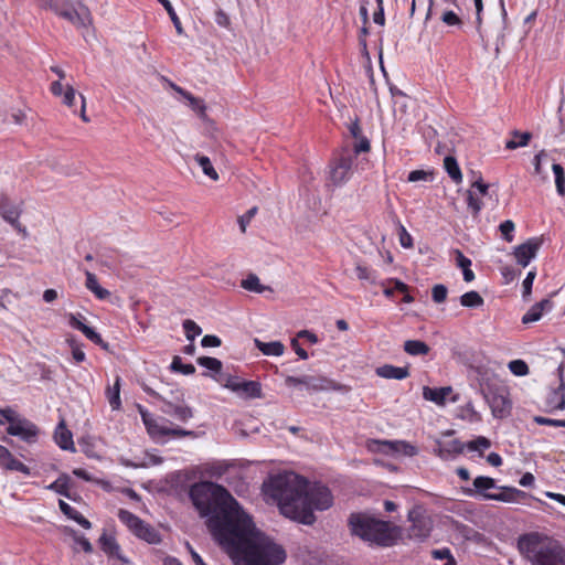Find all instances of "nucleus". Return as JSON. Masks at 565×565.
I'll return each mask as SVG.
<instances>
[{
    "instance_id": "nucleus-1",
    "label": "nucleus",
    "mask_w": 565,
    "mask_h": 565,
    "mask_svg": "<svg viewBox=\"0 0 565 565\" xmlns=\"http://www.w3.org/2000/svg\"><path fill=\"white\" fill-rule=\"evenodd\" d=\"M265 487L266 493L277 501L285 516L306 525L315 523V510H327L333 502L327 486L309 483L295 472L274 476Z\"/></svg>"
},
{
    "instance_id": "nucleus-2",
    "label": "nucleus",
    "mask_w": 565,
    "mask_h": 565,
    "mask_svg": "<svg viewBox=\"0 0 565 565\" xmlns=\"http://www.w3.org/2000/svg\"><path fill=\"white\" fill-rule=\"evenodd\" d=\"M217 543L241 565H281L285 548L258 531L247 513Z\"/></svg>"
},
{
    "instance_id": "nucleus-3",
    "label": "nucleus",
    "mask_w": 565,
    "mask_h": 565,
    "mask_svg": "<svg viewBox=\"0 0 565 565\" xmlns=\"http://www.w3.org/2000/svg\"><path fill=\"white\" fill-rule=\"evenodd\" d=\"M189 497L200 515L207 518V529L217 543L246 513L226 488L212 481L192 484Z\"/></svg>"
},
{
    "instance_id": "nucleus-4",
    "label": "nucleus",
    "mask_w": 565,
    "mask_h": 565,
    "mask_svg": "<svg viewBox=\"0 0 565 565\" xmlns=\"http://www.w3.org/2000/svg\"><path fill=\"white\" fill-rule=\"evenodd\" d=\"M516 547L531 565H565V548L562 544L539 532L520 535Z\"/></svg>"
},
{
    "instance_id": "nucleus-5",
    "label": "nucleus",
    "mask_w": 565,
    "mask_h": 565,
    "mask_svg": "<svg viewBox=\"0 0 565 565\" xmlns=\"http://www.w3.org/2000/svg\"><path fill=\"white\" fill-rule=\"evenodd\" d=\"M352 534L380 546H392L401 535L398 526L365 513H353L349 519Z\"/></svg>"
},
{
    "instance_id": "nucleus-6",
    "label": "nucleus",
    "mask_w": 565,
    "mask_h": 565,
    "mask_svg": "<svg viewBox=\"0 0 565 565\" xmlns=\"http://www.w3.org/2000/svg\"><path fill=\"white\" fill-rule=\"evenodd\" d=\"M44 8L54 11L61 18L67 20L76 26H85L89 19V12L86 8L76 10L70 0H38Z\"/></svg>"
},
{
    "instance_id": "nucleus-7",
    "label": "nucleus",
    "mask_w": 565,
    "mask_h": 565,
    "mask_svg": "<svg viewBox=\"0 0 565 565\" xmlns=\"http://www.w3.org/2000/svg\"><path fill=\"white\" fill-rule=\"evenodd\" d=\"M482 394L494 418L503 419L510 416L512 403L509 398V393L507 388H482Z\"/></svg>"
},
{
    "instance_id": "nucleus-8",
    "label": "nucleus",
    "mask_w": 565,
    "mask_h": 565,
    "mask_svg": "<svg viewBox=\"0 0 565 565\" xmlns=\"http://www.w3.org/2000/svg\"><path fill=\"white\" fill-rule=\"evenodd\" d=\"M285 384L289 387L305 388L308 392H320L338 388L337 384L332 380L321 375H302L299 377L288 375L285 379Z\"/></svg>"
},
{
    "instance_id": "nucleus-9",
    "label": "nucleus",
    "mask_w": 565,
    "mask_h": 565,
    "mask_svg": "<svg viewBox=\"0 0 565 565\" xmlns=\"http://www.w3.org/2000/svg\"><path fill=\"white\" fill-rule=\"evenodd\" d=\"M141 387L145 393L163 403L161 411L164 414L174 417L175 419L182 423H186L189 419L193 417V411L188 405L173 403L172 401L167 399L164 396H162L160 393L156 392L145 383L141 385Z\"/></svg>"
},
{
    "instance_id": "nucleus-10",
    "label": "nucleus",
    "mask_w": 565,
    "mask_h": 565,
    "mask_svg": "<svg viewBox=\"0 0 565 565\" xmlns=\"http://www.w3.org/2000/svg\"><path fill=\"white\" fill-rule=\"evenodd\" d=\"M411 526L408 527V536L418 541L427 539L431 532V521L419 509H412L408 513Z\"/></svg>"
},
{
    "instance_id": "nucleus-11",
    "label": "nucleus",
    "mask_w": 565,
    "mask_h": 565,
    "mask_svg": "<svg viewBox=\"0 0 565 565\" xmlns=\"http://www.w3.org/2000/svg\"><path fill=\"white\" fill-rule=\"evenodd\" d=\"M543 245V237H531L523 244L514 247L513 256L519 265L526 267Z\"/></svg>"
},
{
    "instance_id": "nucleus-12",
    "label": "nucleus",
    "mask_w": 565,
    "mask_h": 565,
    "mask_svg": "<svg viewBox=\"0 0 565 565\" xmlns=\"http://www.w3.org/2000/svg\"><path fill=\"white\" fill-rule=\"evenodd\" d=\"M7 433L11 436L20 437L28 444H33L38 439L39 428L31 420L19 417L7 427Z\"/></svg>"
},
{
    "instance_id": "nucleus-13",
    "label": "nucleus",
    "mask_w": 565,
    "mask_h": 565,
    "mask_svg": "<svg viewBox=\"0 0 565 565\" xmlns=\"http://www.w3.org/2000/svg\"><path fill=\"white\" fill-rule=\"evenodd\" d=\"M22 209L21 204L12 202L7 195H0V214L4 221L10 223L15 230L26 235V230L19 222Z\"/></svg>"
},
{
    "instance_id": "nucleus-14",
    "label": "nucleus",
    "mask_w": 565,
    "mask_h": 565,
    "mask_svg": "<svg viewBox=\"0 0 565 565\" xmlns=\"http://www.w3.org/2000/svg\"><path fill=\"white\" fill-rule=\"evenodd\" d=\"M353 158L350 154H342L330 171V179L334 185H342L351 175Z\"/></svg>"
},
{
    "instance_id": "nucleus-15",
    "label": "nucleus",
    "mask_w": 565,
    "mask_h": 565,
    "mask_svg": "<svg viewBox=\"0 0 565 565\" xmlns=\"http://www.w3.org/2000/svg\"><path fill=\"white\" fill-rule=\"evenodd\" d=\"M99 544L102 551L109 557V558H116L119 561L122 565L128 564L129 561L126 556L122 555L120 551V546L117 543L116 539L111 535L103 534L99 537Z\"/></svg>"
},
{
    "instance_id": "nucleus-16",
    "label": "nucleus",
    "mask_w": 565,
    "mask_h": 565,
    "mask_svg": "<svg viewBox=\"0 0 565 565\" xmlns=\"http://www.w3.org/2000/svg\"><path fill=\"white\" fill-rule=\"evenodd\" d=\"M0 467L10 471H19L25 476L31 473L30 468L15 459L8 448L0 445Z\"/></svg>"
},
{
    "instance_id": "nucleus-17",
    "label": "nucleus",
    "mask_w": 565,
    "mask_h": 565,
    "mask_svg": "<svg viewBox=\"0 0 565 565\" xmlns=\"http://www.w3.org/2000/svg\"><path fill=\"white\" fill-rule=\"evenodd\" d=\"M553 309V301L545 298L534 303L527 312L522 317V323L527 324L539 321L544 311H551Z\"/></svg>"
},
{
    "instance_id": "nucleus-18",
    "label": "nucleus",
    "mask_w": 565,
    "mask_h": 565,
    "mask_svg": "<svg viewBox=\"0 0 565 565\" xmlns=\"http://www.w3.org/2000/svg\"><path fill=\"white\" fill-rule=\"evenodd\" d=\"M54 439L63 450L75 451L73 435L71 430L66 428L64 420H61L56 426L54 431Z\"/></svg>"
},
{
    "instance_id": "nucleus-19",
    "label": "nucleus",
    "mask_w": 565,
    "mask_h": 565,
    "mask_svg": "<svg viewBox=\"0 0 565 565\" xmlns=\"http://www.w3.org/2000/svg\"><path fill=\"white\" fill-rule=\"evenodd\" d=\"M526 493L522 490L511 487H503L500 493L484 494V499L494 500L501 502H516L520 499H524Z\"/></svg>"
},
{
    "instance_id": "nucleus-20",
    "label": "nucleus",
    "mask_w": 565,
    "mask_h": 565,
    "mask_svg": "<svg viewBox=\"0 0 565 565\" xmlns=\"http://www.w3.org/2000/svg\"><path fill=\"white\" fill-rule=\"evenodd\" d=\"M465 447L466 445L462 444L459 439H452L450 441L439 444L436 452L441 459L448 460L454 458L456 455L461 454Z\"/></svg>"
},
{
    "instance_id": "nucleus-21",
    "label": "nucleus",
    "mask_w": 565,
    "mask_h": 565,
    "mask_svg": "<svg viewBox=\"0 0 565 565\" xmlns=\"http://www.w3.org/2000/svg\"><path fill=\"white\" fill-rule=\"evenodd\" d=\"M558 374L561 379L559 386L556 390H553L550 398L547 399L548 406L553 407L554 409H564L565 408V382L563 379V365H559Z\"/></svg>"
},
{
    "instance_id": "nucleus-22",
    "label": "nucleus",
    "mask_w": 565,
    "mask_h": 565,
    "mask_svg": "<svg viewBox=\"0 0 565 565\" xmlns=\"http://www.w3.org/2000/svg\"><path fill=\"white\" fill-rule=\"evenodd\" d=\"M450 386H444V387H429L424 386L423 387V397L426 401L434 402L437 405H444L446 402L447 396L451 393Z\"/></svg>"
},
{
    "instance_id": "nucleus-23",
    "label": "nucleus",
    "mask_w": 565,
    "mask_h": 565,
    "mask_svg": "<svg viewBox=\"0 0 565 565\" xmlns=\"http://www.w3.org/2000/svg\"><path fill=\"white\" fill-rule=\"evenodd\" d=\"M376 374L383 379L404 380L409 375L407 367L385 364L376 369Z\"/></svg>"
},
{
    "instance_id": "nucleus-24",
    "label": "nucleus",
    "mask_w": 565,
    "mask_h": 565,
    "mask_svg": "<svg viewBox=\"0 0 565 565\" xmlns=\"http://www.w3.org/2000/svg\"><path fill=\"white\" fill-rule=\"evenodd\" d=\"M118 519L122 522L135 535L139 532V529L142 527L145 521H142L139 516L131 513L128 510L120 509L118 511Z\"/></svg>"
},
{
    "instance_id": "nucleus-25",
    "label": "nucleus",
    "mask_w": 565,
    "mask_h": 565,
    "mask_svg": "<svg viewBox=\"0 0 565 565\" xmlns=\"http://www.w3.org/2000/svg\"><path fill=\"white\" fill-rule=\"evenodd\" d=\"M58 507L63 514H65L68 519L75 521L82 527L88 530L92 527V523L83 516L77 510L72 508L68 503L63 500H58Z\"/></svg>"
},
{
    "instance_id": "nucleus-26",
    "label": "nucleus",
    "mask_w": 565,
    "mask_h": 565,
    "mask_svg": "<svg viewBox=\"0 0 565 565\" xmlns=\"http://www.w3.org/2000/svg\"><path fill=\"white\" fill-rule=\"evenodd\" d=\"M85 276H86L85 286L89 291H92L96 296V298H98L100 300H105L110 296V292L107 289L103 288L98 284V280H97V277L95 274L86 270Z\"/></svg>"
},
{
    "instance_id": "nucleus-27",
    "label": "nucleus",
    "mask_w": 565,
    "mask_h": 565,
    "mask_svg": "<svg viewBox=\"0 0 565 565\" xmlns=\"http://www.w3.org/2000/svg\"><path fill=\"white\" fill-rule=\"evenodd\" d=\"M255 347L265 355L280 356L285 351V345L280 341L263 342L255 339Z\"/></svg>"
},
{
    "instance_id": "nucleus-28",
    "label": "nucleus",
    "mask_w": 565,
    "mask_h": 565,
    "mask_svg": "<svg viewBox=\"0 0 565 565\" xmlns=\"http://www.w3.org/2000/svg\"><path fill=\"white\" fill-rule=\"evenodd\" d=\"M120 386H121V377L116 376L114 385L108 386L106 388V397H107L108 403L113 411H118L121 407Z\"/></svg>"
},
{
    "instance_id": "nucleus-29",
    "label": "nucleus",
    "mask_w": 565,
    "mask_h": 565,
    "mask_svg": "<svg viewBox=\"0 0 565 565\" xmlns=\"http://www.w3.org/2000/svg\"><path fill=\"white\" fill-rule=\"evenodd\" d=\"M71 478L66 473H62L54 482L49 484L46 489L52 490L67 499H72L70 493Z\"/></svg>"
},
{
    "instance_id": "nucleus-30",
    "label": "nucleus",
    "mask_w": 565,
    "mask_h": 565,
    "mask_svg": "<svg viewBox=\"0 0 565 565\" xmlns=\"http://www.w3.org/2000/svg\"><path fill=\"white\" fill-rule=\"evenodd\" d=\"M241 287L256 294L271 290L269 286L262 285L258 276L255 274H248L247 277L241 281Z\"/></svg>"
},
{
    "instance_id": "nucleus-31",
    "label": "nucleus",
    "mask_w": 565,
    "mask_h": 565,
    "mask_svg": "<svg viewBox=\"0 0 565 565\" xmlns=\"http://www.w3.org/2000/svg\"><path fill=\"white\" fill-rule=\"evenodd\" d=\"M404 351L413 356L426 355L430 348L420 340H407L404 342Z\"/></svg>"
},
{
    "instance_id": "nucleus-32",
    "label": "nucleus",
    "mask_w": 565,
    "mask_h": 565,
    "mask_svg": "<svg viewBox=\"0 0 565 565\" xmlns=\"http://www.w3.org/2000/svg\"><path fill=\"white\" fill-rule=\"evenodd\" d=\"M137 537L148 542L149 544H158L161 542L160 533L150 524L146 523L139 529Z\"/></svg>"
},
{
    "instance_id": "nucleus-33",
    "label": "nucleus",
    "mask_w": 565,
    "mask_h": 565,
    "mask_svg": "<svg viewBox=\"0 0 565 565\" xmlns=\"http://www.w3.org/2000/svg\"><path fill=\"white\" fill-rule=\"evenodd\" d=\"M444 167L448 175L452 179L455 183H460L462 181L461 170L459 168L457 160L454 157L447 156L444 159Z\"/></svg>"
},
{
    "instance_id": "nucleus-34",
    "label": "nucleus",
    "mask_w": 565,
    "mask_h": 565,
    "mask_svg": "<svg viewBox=\"0 0 565 565\" xmlns=\"http://www.w3.org/2000/svg\"><path fill=\"white\" fill-rule=\"evenodd\" d=\"M239 392L244 393L249 398H260L262 385L257 381H242Z\"/></svg>"
},
{
    "instance_id": "nucleus-35",
    "label": "nucleus",
    "mask_w": 565,
    "mask_h": 565,
    "mask_svg": "<svg viewBox=\"0 0 565 565\" xmlns=\"http://www.w3.org/2000/svg\"><path fill=\"white\" fill-rule=\"evenodd\" d=\"M194 160L202 168V171L205 175H207L213 181L218 180V174H217L216 170L214 169L209 157L203 156V154H195Z\"/></svg>"
},
{
    "instance_id": "nucleus-36",
    "label": "nucleus",
    "mask_w": 565,
    "mask_h": 565,
    "mask_svg": "<svg viewBox=\"0 0 565 565\" xmlns=\"http://www.w3.org/2000/svg\"><path fill=\"white\" fill-rule=\"evenodd\" d=\"M460 303L467 308H478L484 303L478 291L471 290L460 296Z\"/></svg>"
},
{
    "instance_id": "nucleus-37",
    "label": "nucleus",
    "mask_w": 565,
    "mask_h": 565,
    "mask_svg": "<svg viewBox=\"0 0 565 565\" xmlns=\"http://www.w3.org/2000/svg\"><path fill=\"white\" fill-rule=\"evenodd\" d=\"M512 136V139L505 142V148L510 150L525 147L532 137L530 132H519L518 130H514Z\"/></svg>"
},
{
    "instance_id": "nucleus-38",
    "label": "nucleus",
    "mask_w": 565,
    "mask_h": 565,
    "mask_svg": "<svg viewBox=\"0 0 565 565\" xmlns=\"http://www.w3.org/2000/svg\"><path fill=\"white\" fill-rule=\"evenodd\" d=\"M466 194L468 210L472 213L473 217H477L483 206L481 195L477 194L473 190H467Z\"/></svg>"
},
{
    "instance_id": "nucleus-39",
    "label": "nucleus",
    "mask_w": 565,
    "mask_h": 565,
    "mask_svg": "<svg viewBox=\"0 0 565 565\" xmlns=\"http://www.w3.org/2000/svg\"><path fill=\"white\" fill-rule=\"evenodd\" d=\"M180 95H182L186 100H189L190 107L199 114L201 118L205 117L206 106L203 100L194 97L191 93L180 89Z\"/></svg>"
},
{
    "instance_id": "nucleus-40",
    "label": "nucleus",
    "mask_w": 565,
    "mask_h": 565,
    "mask_svg": "<svg viewBox=\"0 0 565 565\" xmlns=\"http://www.w3.org/2000/svg\"><path fill=\"white\" fill-rule=\"evenodd\" d=\"M552 170L555 175L556 191L561 196L565 195V170L559 163H553Z\"/></svg>"
},
{
    "instance_id": "nucleus-41",
    "label": "nucleus",
    "mask_w": 565,
    "mask_h": 565,
    "mask_svg": "<svg viewBox=\"0 0 565 565\" xmlns=\"http://www.w3.org/2000/svg\"><path fill=\"white\" fill-rule=\"evenodd\" d=\"M159 435L160 436H172V437H196V433L193 431V430H186V429H183V428H180V427H168V426H164L162 428L159 429Z\"/></svg>"
},
{
    "instance_id": "nucleus-42",
    "label": "nucleus",
    "mask_w": 565,
    "mask_h": 565,
    "mask_svg": "<svg viewBox=\"0 0 565 565\" xmlns=\"http://www.w3.org/2000/svg\"><path fill=\"white\" fill-rule=\"evenodd\" d=\"M473 486L477 492H479L484 498V494H487L484 491L494 488L495 481L490 477L479 476L473 480Z\"/></svg>"
},
{
    "instance_id": "nucleus-43",
    "label": "nucleus",
    "mask_w": 565,
    "mask_h": 565,
    "mask_svg": "<svg viewBox=\"0 0 565 565\" xmlns=\"http://www.w3.org/2000/svg\"><path fill=\"white\" fill-rule=\"evenodd\" d=\"M66 343L70 345L72 350V356L76 363H82L85 361L86 355L83 351L82 347L83 344H79L75 338L70 337L66 339Z\"/></svg>"
},
{
    "instance_id": "nucleus-44",
    "label": "nucleus",
    "mask_w": 565,
    "mask_h": 565,
    "mask_svg": "<svg viewBox=\"0 0 565 565\" xmlns=\"http://www.w3.org/2000/svg\"><path fill=\"white\" fill-rule=\"evenodd\" d=\"M162 6L163 8L166 9V13L169 14L174 28H175V31L178 34H182L183 33V28H182V24H181V21L179 19V17L177 15L171 2L169 0H158Z\"/></svg>"
},
{
    "instance_id": "nucleus-45",
    "label": "nucleus",
    "mask_w": 565,
    "mask_h": 565,
    "mask_svg": "<svg viewBox=\"0 0 565 565\" xmlns=\"http://www.w3.org/2000/svg\"><path fill=\"white\" fill-rule=\"evenodd\" d=\"M198 364L213 371L215 373H220L222 371L223 364L222 362L216 358L211 356H201L196 360Z\"/></svg>"
},
{
    "instance_id": "nucleus-46",
    "label": "nucleus",
    "mask_w": 565,
    "mask_h": 565,
    "mask_svg": "<svg viewBox=\"0 0 565 565\" xmlns=\"http://www.w3.org/2000/svg\"><path fill=\"white\" fill-rule=\"evenodd\" d=\"M64 532L72 535L74 537V541L81 545V547L84 550L85 553H92L93 552V545L92 543L83 535H78L77 532L72 527H64Z\"/></svg>"
},
{
    "instance_id": "nucleus-47",
    "label": "nucleus",
    "mask_w": 565,
    "mask_h": 565,
    "mask_svg": "<svg viewBox=\"0 0 565 565\" xmlns=\"http://www.w3.org/2000/svg\"><path fill=\"white\" fill-rule=\"evenodd\" d=\"M170 367L173 372H179L184 375H191L195 372L193 364H183L181 358L178 355L173 358Z\"/></svg>"
},
{
    "instance_id": "nucleus-48",
    "label": "nucleus",
    "mask_w": 565,
    "mask_h": 565,
    "mask_svg": "<svg viewBox=\"0 0 565 565\" xmlns=\"http://www.w3.org/2000/svg\"><path fill=\"white\" fill-rule=\"evenodd\" d=\"M466 447L471 451H480L482 455V450L490 448L491 443L487 437L479 436L476 439L469 441Z\"/></svg>"
},
{
    "instance_id": "nucleus-49",
    "label": "nucleus",
    "mask_w": 565,
    "mask_h": 565,
    "mask_svg": "<svg viewBox=\"0 0 565 565\" xmlns=\"http://www.w3.org/2000/svg\"><path fill=\"white\" fill-rule=\"evenodd\" d=\"M384 444L386 446H388L390 448H394L397 451L402 450L404 452V455L409 456V457L415 456L417 454V448L415 446L404 443V441H396V443L386 441Z\"/></svg>"
},
{
    "instance_id": "nucleus-50",
    "label": "nucleus",
    "mask_w": 565,
    "mask_h": 565,
    "mask_svg": "<svg viewBox=\"0 0 565 565\" xmlns=\"http://www.w3.org/2000/svg\"><path fill=\"white\" fill-rule=\"evenodd\" d=\"M183 329L186 339L190 341H194L195 337L200 335L202 332V329L193 320L190 319L183 321Z\"/></svg>"
},
{
    "instance_id": "nucleus-51",
    "label": "nucleus",
    "mask_w": 565,
    "mask_h": 565,
    "mask_svg": "<svg viewBox=\"0 0 565 565\" xmlns=\"http://www.w3.org/2000/svg\"><path fill=\"white\" fill-rule=\"evenodd\" d=\"M509 370L516 376L527 375L530 369L523 360H513L509 363Z\"/></svg>"
},
{
    "instance_id": "nucleus-52",
    "label": "nucleus",
    "mask_w": 565,
    "mask_h": 565,
    "mask_svg": "<svg viewBox=\"0 0 565 565\" xmlns=\"http://www.w3.org/2000/svg\"><path fill=\"white\" fill-rule=\"evenodd\" d=\"M355 273H356V277L360 280H367L371 284H376V275H375L374 270H371L370 268L359 264L355 267Z\"/></svg>"
},
{
    "instance_id": "nucleus-53",
    "label": "nucleus",
    "mask_w": 565,
    "mask_h": 565,
    "mask_svg": "<svg viewBox=\"0 0 565 565\" xmlns=\"http://www.w3.org/2000/svg\"><path fill=\"white\" fill-rule=\"evenodd\" d=\"M431 556L435 559H446L447 562L445 565H456V561H455L454 556L451 555V552L448 547L433 550Z\"/></svg>"
},
{
    "instance_id": "nucleus-54",
    "label": "nucleus",
    "mask_w": 565,
    "mask_h": 565,
    "mask_svg": "<svg viewBox=\"0 0 565 565\" xmlns=\"http://www.w3.org/2000/svg\"><path fill=\"white\" fill-rule=\"evenodd\" d=\"M448 289L443 284H437L431 289V298L436 303H443L446 301Z\"/></svg>"
},
{
    "instance_id": "nucleus-55",
    "label": "nucleus",
    "mask_w": 565,
    "mask_h": 565,
    "mask_svg": "<svg viewBox=\"0 0 565 565\" xmlns=\"http://www.w3.org/2000/svg\"><path fill=\"white\" fill-rule=\"evenodd\" d=\"M499 230L502 234L503 239H505L509 243L513 241V232L515 230V225L511 220L502 222L499 226Z\"/></svg>"
},
{
    "instance_id": "nucleus-56",
    "label": "nucleus",
    "mask_w": 565,
    "mask_h": 565,
    "mask_svg": "<svg viewBox=\"0 0 565 565\" xmlns=\"http://www.w3.org/2000/svg\"><path fill=\"white\" fill-rule=\"evenodd\" d=\"M140 414L148 431L153 435H159V429L164 427V425H159L147 412L140 411Z\"/></svg>"
},
{
    "instance_id": "nucleus-57",
    "label": "nucleus",
    "mask_w": 565,
    "mask_h": 565,
    "mask_svg": "<svg viewBox=\"0 0 565 565\" xmlns=\"http://www.w3.org/2000/svg\"><path fill=\"white\" fill-rule=\"evenodd\" d=\"M140 414L148 431L153 435H159V429L164 427V425H159L147 412L140 411Z\"/></svg>"
},
{
    "instance_id": "nucleus-58",
    "label": "nucleus",
    "mask_w": 565,
    "mask_h": 565,
    "mask_svg": "<svg viewBox=\"0 0 565 565\" xmlns=\"http://www.w3.org/2000/svg\"><path fill=\"white\" fill-rule=\"evenodd\" d=\"M430 181L433 180V173L425 170H413L408 173L407 181L408 182H417V181Z\"/></svg>"
},
{
    "instance_id": "nucleus-59",
    "label": "nucleus",
    "mask_w": 565,
    "mask_h": 565,
    "mask_svg": "<svg viewBox=\"0 0 565 565\" xmlns=\"http://www.w3.org/2000/svg\"><path fill=\"white\" fill-rule=\"evenodd\" d=\"M476 373H477V379L479 381V384L481 386V390L483 388L484 385L489 387H491L489 385V382H490V379H491V373L489 372L488 369H486L484 366H477L475 369Z\"/></svg>"
},
{
    "instance_id": "nucleus-60",
    "label": "nucleus",
    "mask_w": 565,
    "mask_h": 565,
    "mask_svg": "<svg viewBox=\"0 0 565 565\" xmlns=\"http://www.w3.org/2000/svg\"><path fill=\"white\" fill-rule=\"evenodd\" d=\"M535 276H536V271L535 270H530L526 275V277L524 278L523 282H522V287H523V298L526 299L531 292H532V286H533V281L535 279Z\"/></svg>"
},
{
    "instance_id": "nucleus-61",
    "label": "nucleus",
    "mask_w": 565,
    "mask_h": 565,
    "mask_svg": "<svg viewBox=\"0 0 565 565\" xmlns=\"http://www.w3.org/2000/svg\"><path fill=\"white\" fill-rule=\"evenodd\" d=\"M441 21L450 26L457 25L461 26V19L454 11H445L441 15Z\"/></svg>"
},
{
    "instance_id": "nucleus-62",
    "label": "nucleus",
    "mask_w": 565,
    "mask_h": 565,
    "mask_svg": "<svg viewBox=\"0 0 565 565\" xmlns=\"http://www.w3.org/2000/svg\"><path fill=\"white\" fill-rule=\"evenodd\" d=\"M469 190H473L477 192V194L484 196L488 194L489 184L486 183L481 177H479L471 183V188Z\"/></svg>"
},
{
    "instance_id": "nucleus-63",
    "label": "nucleus",
    "mask_w": 565,
    "mask_h": 565,
    "mask_svg": "<svg viewBox=\"0 0 565 565\" xmlns=\"http://www.w3.org/2000/svg\"><path fill=\"white\" fill-rule=\"evenodd\" d=\"M355 140H356V142L353 146V150H354L355 154L370 151L371 146H370V141L366 137L361 136Z\"/></svg>"
},
{
    "instance_id": "nucleus-64",
    "label": "nucleus",
    "mask_w": 565,
    "mask_h": 565,
    "mask_svg": "<svg viewBox=\"0 0 565 565\" xmlns=\"http://www.w3.org/2000/svg\"><path fill=\"white\" fill-rule=\"evenodd\" d=\"M398 236H399V244L402 245V247H404V248L413 247V237L403 225H401V227H399Z\"/></svg>"
}]
</instances>
